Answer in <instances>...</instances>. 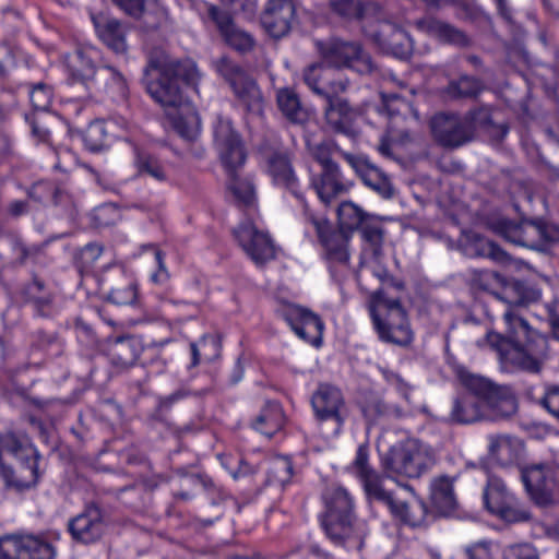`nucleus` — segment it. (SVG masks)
<instances>
[{
  "label": "nucleus",
  "mask_w": 559,
  "mask_h": 559,
  "mask_svg": "<svg viewBox=\"0 0 559 559\" xmlns=\"http://www.w3.org/2000/svg\"><path fill=\"white\" fill-rule=\"evenodd\" d=\"M469 289L474 301L466 314L467 322L480 324L477 313H481L489 322L495 319L489 304L478 297L480 293L507 306L502 314L504 333L490 330L484 337V342L498 354L503 368L509 371L540 372L547 356V338L520 312L521 308H527L540 300L543 290L539 285L532 280L507 277L490 270H473Z\"/></svg>",
  "instance_id": "1"
},
{
  "label": "nucleus",
  "mask_w": 559,
  "mask_h": 559,
  "mask_svg": "<svg viewBox=\"0 0 559 559\" xmlns=\"http://www.w3.org/2000/svg\"><path fill=\"white\" fill-rule=\"evenodd\" d=\"M76 154L66 146H53L51 133L37 126V167L51 178L37 179V203L61 205L69 195L63 182L78 166Z\"/></svg>",
  "instance_id": "2"
},
{
  "label": "nucleus",
  "mask_w": 559,
  "mask_h": 559,
  "mask_svg": "<svg viewBox=\"0 0 559 559\" xmlns=\"http://www.w3.org/2000/svg\"><path fill=\"white\" fill-rule=\"evenodd\" d=\"M213 133L227 175L226 188L233 194L236 206L241 210L254 207L257 193L252 180L241 178L237 174V169L242 167L247 160V152L240 134L230 122L222 120L215 126Z\"/></svg>",
  "instance_id": "3"
},
{
  "label": "nucleus",
  "mask_w": 559,
  "mask_h": 559,
  "mask_svg": "<svg viewBox=\"0 0 559 559\" xmlns=\"http://www.w3.org/2000/svg\"><path fill=\"white\" fill-rule=\"evenodd\" d=\"M367 308L372 328L382 343L407 347L414 342L409 317L400 299L389 298L378 289L369 297Z\"/></svg>",
  "instance_id": "4"
},
{
  "label": "nucleus",
  "mask_w": 559,
  "mask_h": 559,
  "mask_svg": "<svg viewBox=\"0 0 559 559\" xmlns=\"http://www.w3.org/2000/svg\"><path fill=\"white\" fill-rule=\"evenodd\" d=\"M197 64L191 59L176 60L165 64L156 79L147 82L152 98L164 107L178 108L183 102L185 90L197 91L199 83Z\"/></svg>",
  "instance_id": "5"
},
{
  "label": "nucleus",
  "mask_w": 559,
  "mask_h": 559,
  "mask_svg": "<svg viewBox=\"0 0 559 559\" xmlns=\"http://www.w3.org/2000/svg\"><path fill=\"white\" fill-rule=\"evenodd\" d=\"M433 464L432 452L416 440L397 442L381 456L382 468L392 478H418Z\"/></svg>",
  "instance_id": "6"
},
{
  "label": "nucleus",
  "mask_w": 559,
  "mask_h": 559,
  "mask_svg": "<svg viewBox=\"0 0 559 559\" xmlns=\"http://www.w3.org/2000/svg\"><path fill=\"white\" fill-rule=\"evenodd\" d=\"M324 513L321 524L334 539L343 538L356 520V503L353 495L343 486H330L322 492Z\"/></svg>",
  "instance_id": "7"
},
{
  "label": "nucleus",
  "mask_w": 559,
  "mask_h": 559,
  "mask_svg": "<svg viewBox=\"0 0 559 559\" xmlns=\"http://www.w3.org/2000/svg\"><path fill=\"white\" fill-rule=\"evenodd\" d=\"M313 417L321 429L330 425V435L338 436L348 417L346 401L341 389L330 383H320L311 396Z\"/></svg>",
  "instance_id": "8"
},
{
  "label": "nucleus",
  "mask_w": 559,
  "mask_h": 559,
  "mask_svg": "<svg viewBox=\"0 0 559 559\" xmlns=\"http://www.w3.org/2000/svg\"><path fill=\"white\" fill-rule=\"evenodd\" d=\"M217 72L229 84L247 114L261 115L263 112L264 102L261 90L255 80L245 70L224 57L217 62Z\"/></svg>",
  "instance_id": "9"
},
{
  "label": "nucleus",
  "mask_w": 559,
  "mask_h": 559,
  "mask_svg": "<svg viewBox=\"0 0 559 559\" xmlns=\"http://www.w3.org/2000/svg\"><path fill=\"white\" fill-rule=\"evenodd\" d=\"M483 503L491 515L504 522L519 523L531 518L527 510L520 508L518 498L508 489L506 483L497 476L488 477L483 490Z\"/></svg>",
  "instance_id": "10"
},
{
  "label": "nucleus",
  "mask_w": 559,
  "mask_h": 559,
  "mask_svg": "<svg viewBox=\"0 0 559 559\" xmlns=\"http://www.w3.org/2000/svg\"><path fill=\"white\" fill-rule=\"evenodd\" d=\"M305 222L312 225L319 243L329 262L347 264L349 262L348 243L352 236L341 228H334L325 217H318L308 205L302 210Z\"/></svg>",
  "instance_id": "11"
},
{
  "label": "nucleus",
  "mask_w": 559,
  "mask_h": 559,
  "mask_svg": "<svg viewBox=\"0 0 559 559\" xmlns=\"http://www.w3.org/2000/svg\"><path fill=\"white\" fill-rule=\"evenodd\" d=\"M99 293L117 306H133L139 299V285L121 265L106 266L97 278Z\"/></svg>",
  "instance_id": "12"
},
{
  "label": "nucleus",
  "mask_w": 559,
  "mask_h": 559,
  "mask_svg": "<svg viewBox=\"0 0 559 559\" xmlns=\"http://www.w3.org/2000/svg\"><path fill=\"white\" fill-rule=\"evenodd\" d=\"M455 374L467 391L464 395L473 396L483 407L495 409L503 404H513L509 386L496 384L485 377L472 373L465 367H459Z\"/></svg>",
  "instance_id": "13"
},
{
  "label": "nucleus",
  "mask_w": 559,
  "mask_h": 559,
  "mask_svg": "<svg viewBox=\"0 0 559 559\" xmlns=\"http://www.w3.org/2000/svg\"><path fill=\"white\" fill-rule=\"evenodd\" d=\"M316 46L321 61L335 71L342 68L355 69L356 64L362 66V69H357L358 71L371 69L370 57L364 52L359 43L331 38L318 40Z\"/></svg>",
  "instance_id": "14"
},
{
  "label": "nucleus",
  "mask_w": 559,
  "mask_h": 559,
  "mask_svg": "<svg viewBox=\"0 0 559 559\" xmlns=\"http://www.w3.org/2000/svg\"><path fill=\"white\" fill-rule=\"evenodd\" d=\"M99 58L100 50L92 45H79L73 51L67 53L64 68L68 84H80L88 93L96 90V75L98 74L96 61Z\"/></svg>",
  "instance_id": "15"
},
{
  "label": "nucleus",
  "mask_w": 559,
  "mask_h": 559,
  "mask_svg": "<svg viewBox=\"0 0 559 559\" xmlns=\"http://www.w3.org/2000/svg\"><path fill=\"white\" fill-rule=\"evenodd\" d=\"M281 317L298 338L317 349L322 347L325 323L318 313L307 307L288 304L282 309Z\"/></svg>",
  "instance_id": "16"
},
{
  "label": "nucleus",
  "mask_w": 559,
  "mask_h": 559,
  "mask_svg": "<svg viewBox=\"0 0 559 559\" xmlns=\"http://www.w3.org/2000/svg\"><path fill=\"white\" fill-rule=\"evenodd\" d=\"M487 225L492 233L511 243L532 249L543 246L540 218H523L516 222L499 216L489 218Z\"/></svg>",
  "instance_id": "17"
},
{
  "label": "nucleus",
  "mask_w": 559,
  "mask_h": 559,
  "mask_svg": "<svg viewBox=\"0 0 559 559\" xmlns=\"http://www.w3.org/2000/svg\"><path fill=\"white\" fill-rule=\"evenodd\" d=\"M372 500L388 508L392 519L400 525L412 528L426 526L433 521L431 512L426 501L415 497L406 502L394 497L392 491L383 490Z\"/></svg>",
  "instance_id": "18"
},
{
  "label": "nucleus",
  "mask_w": 559,
  "mask_h": 559,
  "mask_svg": "<svg viewBox=\"0 0 559 559\" xmlns=\"http://www.w3.org/2000/svg\"><path fill=\"white\" fill-rule=\"evenodd\" d=\"M521 479L530 499L538 507L550 506L558 487L557 472L547 463L532 464L521 469Z\"/></svg>",
  "instance_id": "19"
},
{
  "label": "nucleus",
  "mask_w": 559,
  "mask_h": 559,
  "mask_svg": "<svg viewBox=\"0 0 559 559\" xmlns=\"http://www.w3.org/2000/svg\"><path fill=\"white\" fill-rule=\"evenodd\" d=\"M430 132L443 148H457L473 140L472 129L463 116L456 112H437L429 122Z\"/></svg>",
  "instance_id": "20"
},
{
  "label": "nucleus",
  "mask_w": 559,
  "mask_h": 559,
  "mask_svg": "<svg viewBox=\"0 0 559 559\" xmlns=\"http://www.w3.org/2000/svg\"><path fill=\"white\" fill-rule=\"evenodd\" d=\"M266 173L273 185L289 192L302 210L309 205L288 151L276 150L271 152L266 157Z\"/></svg>",
  "instance_id": "21"
},
{
  "label": "nucleus",
  "mask_w": 559,
  "mask_h": 559,
  "mask_svg": "<svg viewBox=\"0 0 559 559\" xmlns=\"http://www.w3.org/2000/svg\"><path fill=\"white\" fill-rule=\"evenodd\" d=\"M234 237L258 265H264L276 258L275 246L270 235L259 230L252 222L241 223L234 230Z\"/></svg>",
  "instance_id": "22"
},
{
  "label": "nucleus",
  "mask_w": 559,
  "mask_h": 559,
  "mask_svg": "<svg viewBox=\"0 0 559 559\" xmlns=\"http://www.w3.org/2000/svg\"><path fill=\"white\" fill-rule=\"evenodd\" d=\"M342 158L353 168L366 187L384 199L393 197L394 188L390 178L368 158L347 152H342Z\"/></svg>",
  "instance_id": "23"
},
{
  "label": "nucleus",
  "mask_w": 559,
  "mask_h": 559,
  "mask_svg": "<svg viewBox=\"0 0 559 559\" xmlns=\"http://www.w3.org/2000/svg\"><path fill=\"white\" fill-rule=\"evenodd\" d=\"M336 76L337 72L322 61L312 63L304 70L305 84L324 100L338 96L345 91V84Z\"/></svg>",
  "instance_id": "24"
},
{
  "label": "nucleus",
  "mask_w": 559,
  "mask_h": 559,
  "mask_svg": "<svg viewBox=\"0 0 559 559\" xmlns=\"http://www.w3.org/2000/svg\"><path fill=\"white\" fill-rule=\"evenodd\" d=\"M296 16L293 0H269L261 16L266 32L274 38L287 35Z\"/></svg>",
  "instance_id": "25"
},
{
  "label": "nucleus",
  "mask_w": 559,
  "mask_h": 559,
  "mask_svg": "<svg viewBox=\"0 0 559 559\" xmlns=\"http://www.w3.org/2000/svg\"><path fill=\"white\" fill-rule=\"evenodd\" d=\"M311 187L318 198L325 205H330L336 198L349 191L353 182L346 179L340 166L320 169V173L311 178Z\"/></svg>",
  "instance_id": "26"
},
{
  "label": "nucleus",
  "mask_w": 559,
  "mask_h": 559,
  "mask_svg": "<svg viewBox=\"0 0 559 559\" xmlns=\"http://www.w3.org/2000/svg\"><path fill=\"white\" fill-rule=\"evenodd\" d=\"M91 21L99 40L117 55L126 53L127 27L117 19L103 12L91 13Z\"/></svg>",
  "instance_id": "27"
},
{
  "label": "nucleus",
  "mask_w": 559,
  "mask_h": 559,
  "mask_svg": "<svg viewBox=\"0 0 559 559\" xmlns=\"http://www.w3.org/2000/svg\"><path fill=\"white\" fill-rule=\"evenodd\" d=\"M223 337L221 333H204L198 340L189 343V362L187 370H193L203 365H210L221 357Z\"/></svg>",
  "instance_id": "28"
},
{
  "label": "nucleus",
  "mask_w": 559,
  "mask_h": 559,
  "mask_svg": "<svg viewBox=\"0 0 559 559\" xmlns=\"http://www.w3.org/2000/svg\"><path fill=\"white\" fill-rule=\"evenodd\" d=\"M142 352L140 338L134 335H122L108 343L107 358L117 371H122L134 367Z\"/></svg>",
  "instance_id": "29"
},
{
  "label": "nucleus",
  "mask_w": 559,
  "mask_h": 559,
  "mask_svg": "<svg viewBox=\"0 0 559 559\" xmlns=\"http://www.w3.org/2000/svg\"><path fill=\"white\" fill-rule=\"evenodd\" d=\"M417 27L442 45L466 48L472 44L464 31L432 16L420 19L417 22Z\"/></svg>",
  "instance_id": "30"
},
{
  "label": "nucleus",
  "mask_w": 559,
  "mask_h": 559,
  "mask_svg": "<svg viewBox=\"0 0 559 559\" xmlns=\"http://www.w3.org/2000/svg\"><path fill=\"white\" fill-rule=\"evenodd\" d=\"M103 526L99 510L88 508L69 521L68 532L76 543L88 545L102 537Z\"/></svg>",
  "instance_id": "31"
},
{
  "label": "nucleus",
  "mask_w": 559,
  "mask_h": 559,
  "mask_svg": "<svg viewBox=\"0 0 559 559\" xmlns=\"http://www.w3.org/2000/svg\"><path fill=\"white\" fill-rule=\"evenodd\" d=\"M431 518L449 516L457 509L453 481L449 476L435 478L430 485Z\"/></svg>",
  "instance_id": "32"
},
{
  "label": "nucleus",
  "mask_w": 559,
  "mask_h": 559,
  "mask_svg": "<svg viewBox=\"0 0 559 559\" xmlns=\"http://www.w3.org/2000/svg\"><path fill=\"white\" fill-rule=\"evenodd\" d=\"M117 122L112 119H95L88 123L82 133L84 147L91 153H99L107 150L114 139Z\"/></svg>",
  "instance_id": "33"
},
{
  "label": "nucleus",
  "mask_w": 559,
  "mask_h": 559,
  "mask_svg": "<svg viewBox=\"0 0 559 559\" xmlns=\"http://www.w3.org/2000/svg\"><path fill=\"white\" fill-rule=\"evenodd\" d=\"M463 117L466 124L472 129L473 139L476 131L487 133L490 138L497 141L503 140L509 133V127L507 124L495 122L491 108L488 106L473 108Z\"/></svg>",
  "instance_id": "34"
},
{
  "label": "nucleus",
  "mask_w": 559,
  "mask_h": 559,
  "mask_svg": "<svg viewBox=\"0 0 559 559\" xmlns=\"http://www.w3.org/2000/svg\"><path fill=\"white\" fill-rule=\"evenodd\" d=\"M133 153V164L140 177H148L158 183L168 182L167 163L156 152L135 146Z\"/></svg>",
  "instance_id": "35"
},
{
  "label": "nucleus",
  "mask_w": 559,
  "mask_h": 559,
  "mask_svg": "<svg viewBox=\"0 0 559 559\" xmlns=\"http://www.w3.org/2000/svg\"><path fill=\"white\" fill-rule=\"evenodd\" d=\"M61 324L58 322L37 323V356L43 355V360L60 357L66 347L60 334Z\"/></svg>",
  "instance_id": "36"
},
{
  "label": "nucleus",
  "mask_w": 559,
  "mask_h": 559,
  "mask_svg": "<svg viewBox=\"0 0 559 559\" xmlns=\"http://www.w3.org/2000/svg\"><path fill=\"white\" fill-rule=\"evenodd\" d=\"M356 405L368 427L378 424L380 419L389 417L393 412V407L385 403L379 392L373 390L360 391L356 397Z\"/></svg>",
  "instance_id": "37"
},
{
  "label": "nucleus",
  "mask_w": 559,
  "mask_h": 559,
  "mask_svg": "<svg viewBox=\"0 0 559 559\" xmlns=\"http://www.w3.org/2000/svg\"><path fill=\"white\" fill-rule=\"evenodd\" d=\"M353 467L362 483L367 499L372 501L385 488L382 485L381 477L369 465V450L367 445H359L356 451Z\"/></svg>",
  "instance_id": "38"
},
{
  "label": "nucleus",
  "mask_w": 559,
  "mask_h": 559,
  "mask_svg": "<svg viewBox=\"0 0 559 559\" xmlns=\"http://www.w3.org/2000/svg\"><path fill=\"white\" fill-rule=\"evenodd\" d=\"M0 559H35V534L0 536Z\"/></svg>",
  "instance_id": "39"
},
{
  "label": "nucleus",
  "mask_w": 559,
  "mask_h": 559,
  "mask_svg": "<svg viewBox=\"0 0 559 559\" xmlns=\"http://www.w3.org/2000/svg\"><path fill=\"white\" fill-rule=\"evenodd\" d=\"M324 116L328 124L335 131L344 134L352 132L355 112L346 100L337 96L326 99Z\"/></svg>",
  "instance_id": "40"
},
{
  "label": "nucleus",
  "mask_w": 559,
  "mask_h": 559,
  "mask_svg": "<svg viewBox=\"0 0 559 559\" xmlns=\"http://www.w3.org/2000/svg\"><path fill=\"white\" fill-rule=\"evenodd\" d=\"M285 423L286 416L282 405L276 401H267L252 421V427L258 432L272 438L284 428Z\"/></svg>",
  "instance_id": "41"
},
{
  "label": "nucleus",
  "mask_w": 559,
  "mask_h": 559,
  "mask_svg": "<svg viewBox=\"0 0 559 559\" xmlns=\"http://www.w3.org/2000/svg\"><path fill=\"white\" fill-rule=\"evenodd\" d=\"M130 16L139 19L146 33L167 28L170 23L168 9L157 0H141V11Z\"/></svg>",
  "instance_id": "42"
},
{
  "label": "nucleus",
  "mask_w": 559,
  "mask_h": 559,
  "mask_svg": "<svg viewBox=\"0 0 559 559\" xmlns=\"http://www.w3.org/2000/svg\"><path fill=\"white\" fill-rule=\"evenodd\" d=\"M170 127L186 141H194L200 132V117L195 109L187 107L168 114Z\"/></svg>",
  "instance_id": "43"
},
{
  "label": "nucleus",
  "mask_w": 559,
  "mask_h": 559,
  "mask_svg": "<svg viewBox=\"0 0 559 559\" xmlns=\"http://www.w3.org/2000/svg\"><path fill=\"white\" fill-rule=\"evenodd\" d=\"M64 307V298L57 289L45 288L37 280V318L47 322H57L56 318Z\"/></svg>",
  "instance_id": "44"
},
{
  "label": "nucleus",
  "mask_w": 559,
  "mask_h": 559,
  "mask_svg": "<svg viewBox=\"0 0 559 559\" xmlns=\"http://www.w3.org/2000/svg\"><path fill=\"white\" fill-rule=\"evenodd\" d=\"M98 74L104 75V93L114 103H126L129 98V85L124 75L115 67L106 64L98 68Z\"/></svg>",
  "instance_id": "45"
},
{
  "label": "nucleus",
  "mask_w": 559,
  "mask_h": 559,
  "mask_svg": "<svg viewBox=\"0 0 559 559\" xmlns=\"http://www.w3.org/2000/svg\"><path fill=\"white\" fill-rule=\"evenodd\" d=\"M484 90L480 79L462 74L457 79L450 80L442 93L451 100H459L465 98H475Z\"/></svg>",
  "instance_id": "46"
},
{
  "label": "nucleus",
  "mask_w": 559,
  "mask_h": 559,
  "mask_svg": "<svg viewBox=\"0 0 559 559\" xmlns=\"http://www.w3.org/2000/svg\"><path fill=\"white\" fill-rule=\"evenodd\" d=\"M484 407L471 395H460L453 401L450 420L454 424H472L483 417Z\"/></svg>",
  "instance_id": "47"
},
{
  "label": "nucleus",
  "mask_w": 559,
  "mask_h": 559,
  "mask_svg": "<svg viewBox=\"0 0 559 559\" xmlns=\"http://www.w3.org/2000/svg\"><path fill=\"white\" fill-rule=\"evenodd\" d=\"M337 227L353 236L368 221L369 215L352 201L342 202L336 212Z\"/></svg>",
  "instance_id": "48"
},
{
  "label": "nucleus",
  "mask_w": 559,
  "mask_h": 559,
  "mask_svg": "<svg viewBox=\"0 0 559 559\" xmlns=\"http://www.w3.org/2000/svg\"><path fill=\"white\" fill-rule=\"evenodd\" d=\"M276 102L283 116L292 123L302 124L308 120V114L302 108L298 95L293 90H280Z\"/></svg>",
  "instance_id": "49"
},
{
  "label": "nucleus",
  "mask_w": 559,
  "mask_h": 559,
  "mask_svg": "<svg viewBox=\"0 0 559 559\" xmlns=\"http://www.w3.org/2000/svg\"><path fill=\"white\" fill-rule=\"evenodd\" d=\"M469 242L466 248L469 255L489 258L498 263H507L510 260L509 254L498 243L478 234H474Z\"/></svg>",
  "instance_id": "50"
},
{
  "label": "nucleus",
  "mask_w": 559,
  "mask_h": 559,
  "mask_svg": "<svg viewBox=\"0 0 559 559\" xmlns=\"http://www.w3.org/2000/svg\"><path fill=\"white\" fill-rule=\"evenodd\" d=\"M294 476V464L288 456L275 457L267 469L265 484L267 486L285 487Z\"/></svg>",
  "instance_id": "51"
},
{
  "label": "nucleus",
  "mask_w": 559,
  "mask_h": 559,
  "mask_svg": "<svg viewBox=\"0 0 559 559\" xmlns=\"http://www.w3.org/2000/svg\"><path fill=\"white\" fill-rule=\"evenodd\" d=\"M222 467L230 475L234 480H239L254 475L257 469L242 455L224 453L218 456Z\"/></svg>",
  "instance_id": "52"
},
{
  "label": "nucleus",
  "mask_w": 559,
  "mask_h": 559,
  "mask_svg": "<svg viewBox=\"0 0 559 559\" xmlns=\"http://www.w3.org/2000/svg\"><path fill=\"white\" fill-rule=\"evenodd\" d=\"M388 53L401 59L406 60L412 57L414 45L413 39L402 28L394 27L390 34V38L385 44Z\"/></svg>",
  "instance_id": "53"
},
{
  "label": "nucleus",
  "mask_w": 559,
  "mask_h": 559,
  "mask_svg": "<svg viewBox=\"0 0 559 559\" xmlns=\"http://www.w3.org/2000/svg\"><path fill=\"white\" fill-rule=\"evenodd\" d=\"M329 9L336 16L347 21H360L366 13V7L360 0H329Z\"/></svg>",
  "instance_id": "54"
},
{
  "label": "nucleus",
  "mask_w": 559,
  "mask_h": 559,
  "mask_svg": "<svg viewBox=\"0 0 559 559\" xmlns=\"http://www.w3.org/2000/svg\"><path fill=\"white\" fill-rule=\"evenodd\" d=\"M142 249L152 252L154 255L155 269L150 275V282L158 286L166 284L170 278V274L165 263V252L155 243L144 245Z\"/></svg>",
  "instance_id": "55"
},
{
  "label": "nucleus",
  "mask_w": 559,
  "mask_h": 559,
  "mask_svg": "<svg viewBox=\"0 0 559 559\" xmlns=\"http://www.w3.org/2000/svg\"><path fill=\"white\" fill-rule=\"evenodd\" d=\"M139 378L134 381L128 382L124 388L121 390L120 394L126 395L124 403L127 405L133 406L138 403V401L146 394V382H147V373L143 366L138 368Z\"/></svg>",
  "instance_id": "56"
},
{
  "label": "nucleus",
  "mask_w": 559,
  "mask_h": 559,
  "mask_svg": "<svg viewBox=\"0 0 559 559\" xmlns=\"http://www.w3.org/2000/svg\"><path fill=\"white\" fill-rule=\"evenodd\" d=\"M381 105L379 112L386 115L389 118L400 116L409 107L408 102L396 93H381Z\"/></svg>",
  "instance_id": "57"
},
{
  "label": "nucleus",
  "mask_w": 559,
  "mask_h": 559,
  "mask_svg": "<svg viewBox=\"0 0 559 559\" xmlns=\"http://www.w3.org/2000/svg\"><path fill=\"white\" fill-rule=\"evenodd\" d=\"M342 152L344 151L336 143L323 142L314 147L313 159L321 169L338 166L333 159V155L337 154L342 157Z\"/></svg>",
  "instance_id": "58"
},
{
  "label": "nucleus",
  "mask_w": 559,
  "mask_h": 559,
  "mask_svg": "<svg viewBox=\"0 0 559 559\" xmlns=\"http://www.w3.org/2000/svg\"><path fill=\"white\" fill-rule=\"evenodd\" d=\"M104 247L97 242L85 245L75 255V265L80 271H90L103 254Z\"/></svg>",
  "instance_id": "59"
},
{
  "label": "nucleus",
  "mask_w": 559,
  "mask_h": 559,
  "mask_svg": "<svg viewBox=\"0 0 559 559\" xmlns=\"http://www.w3.org/2000/svg\"><path fill=\"white\" fill-rule=\"evenodd\" d=\"M225 43L240 53H247L254 47V38L235 26L223 36Z\"/></svg>",
  "instance_id": "60"
},
{
  "label": "nucleus",
  "mask_w": 559,
  "mask_h": 559,
  "mask_svg": "<svg viewBox=\"0 0 559 559\" xmlns=\"http://www.w3.org/2000/svg\"><path fill=\"white\" fill-rule=\"evenodd\" d=\"M206 13L209 20L215 24L222 37L235 26L231 15L215 4H209Z\"/></svg>",
  "instance_id": "61"
},
{
  "label": "nucleus",
  "mask_w": 559,
  "mask_h": 559,
  "mask_svg": "<svg viewBox=\"0 0 559 559\" xmlns=\"http://www.w3.org/2000/svg\"><path fill=\"white\" fill-rule=\"evenodd\" d=\"M543 319L549 328L551 337L559 342V298H555L544 305Z\"/></svg>",
  "instance_id": "62"
},
{
  "label": "nucleus",
  "mask_w": 559,
  "mask_h": 559,
  "mask_svg": "<svg viewBox=\"0 0 559 559\" xmlns=\"http://www.w3.org/2000/svg\"><path fill=\"white\" fill-rule=\"evenodd\" d=\"M358 230H360L364 240L371 246L373 253L378 254L383 246V229L380 226L369 224L367 221Z\"/></svg>",
  "instance_id": "63"
},
{
  "label": "nucleus",
  "mask_w": 559,
  "mask_h": 559,
  "mask_svg": "<svg viewBox=\"0 0 559 559\" xmlns=\"http://www.w3.org/2000/svg\"><path fill=\"white\" fill-rule=\"evenodd\" d=\"M536 402L559 420V386H548Z\"/></svg>",
  "instance_id": "64"
}]
</instances>
